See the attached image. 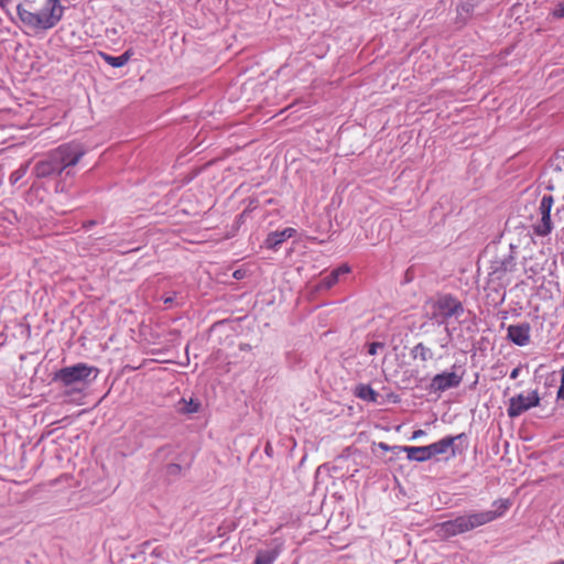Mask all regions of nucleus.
Listing matches in <instances>:
<instances>
[{
  "label": "nucleus",
  "mask_w": 564,
  "mask_h": 564,
  "mask_svg": "<svg viewBox=\"0 0 564 564\" xmlns=\"http://www.w3.org/2000/svg\"><path fill=\"white\" fill-rule=\"evenodd\" d=\"M22 24L32 31L53 29L63 18L59 0H23L17 7Z\"/></svg>",
  "instance_id": "nucleus-1"
},
{
  "label": "nucleus",
  "mask_w": 564,
  "mask_h": 564,
  "mask_svg": "<svg viewBox=\"0 0 564 564\" xmlns=\"http://www.w3.org/2000/svg\"><path fill=\"white\" fill-rule=\"evenodd\" d=\"M494 507L495 510L463 514L441 522L435 525V533L440 539L445 540L471 531L502 517L511 507V502L509 499H499L494 502Z\"/></svg>",
  "instance_id": "nucleus-2"
},
{
  "label": "nucleus",
  "mask_w": 564,
  "mask_h": 564,
  "mask_svg": "<svg viewBox=\"0 0 564 564\" xmlns=\"http://www.w3.org/2000/svg\"><path fill=\"white\" fill-rule=\"evenodd\" d=\"M85 149L76 142L64 143L48 152V154L36 162L33 174L39 178L59 175L69 166L76 165L85 155Z\"/></svg>",
  "instance_id": "nucleus-3"
},
{
  "label": "nucleus",
  "mask_w": 564,
  "mask_h": 564,
  "mask_svg": "<svg viewBox=\"0 0 564 564\" xmlns=\"http://www.w3.org/2000/svg\"><path fill=\"white\" fill-rule=\"evenodd\" d=\"M431 318L438 324L447 323L451 318H458L464 314L463 303L452 294H443L429 302Z\"/></svg>",
  "instance_id": "nucleus-4"
},
{
  "label": "nucleus",
  "mask_w": 564,
  "mask_h": 564,
  "mask_svg": "<svg viewBox=\"0 0 564 564\" xmlns=\"http://www.w3.org/2000/svg\"><path fill=\"white\" fill-rule=\"evenodd\" d=\"M96 369L86 364H77L72 367H65L56 371L53 376L54 381H59L63 386H72L77 382H84Z\"/></svg>",
  "instance_id": "nucleus-5"
},
{
  "label": "nucleus",
  "mask_w": 564,
  "mask_h": 564,
  "mask_svg": "<svg viewBox=\"0 0 564 564\" xmlns=\"http://www.w3.org/2000/svg\"><path fill=\"white\" fill-rule=\"evenodd\" d=\"M539 403L540 397L536 390L532 391L528 395L520 393L509 400L507 413L509 417H517L531 408L538 406Z\"/></svg>",
  "instance_id": "nucleus-6"
},
{
  "label": "nucleus",
  "mask_w": 564,
  "mask_h": 564,
  "mask_svg": "<svg viewBox=\"0 0 564 564\" xmlns=\"http://www.w3.org/2000/svg\"><path fill=\"white\" fill-rule=\"evenodd\" d=\"M554 204L552 195H544L539 205L540 220L534 225V232L539 236H546L552 230L551 210Z\"/></svg>",
  "instance_id": "nucleus-7"
},
{
  "label": "nucleus",
  "mask_w": 564,
  "mask_h": 564,
  "mask_svg": "<svg viewBox=\"0 0 564 564\" xmlns=\"http://www.w3.org/2000/svg\"><path fill=\"white\" fill-rule=\"evenodd\" d=\"M460 382L462 378L455 372H443L432 379V388L436 391H445L458 387Z\"/></svg>",
  "instance_id": "nucleus-8"
},
{
  "label": "nucleus",
  "mask_w": 564,
  "mask_h": 564,
  "mask_svg": "<svg viewBox=\"0 0 564 564\" xmlns=\"http://www.w3.org/2000/svg\"><path fill=\"white\" fill-rule=\"evenodd\" d=\"M508 337L518 346H525L530 341L529 324L510 325L508 327Z\"/></svg>",
  "instance_id": "nucleus-9"
},
{
  "label": "nucleus",
  "mask_w": 564,
  "mask_h": 564,
  "mask_svg": "<svg viewBox=\"0 0 564 564\" xmlns=\"http://www.w3.org/2000/svg\"><path fill=\"white\" fill-rule=\"evenodd\" d=\"M459 437H460V435L446 436V437L440 440L438 442L427 445L430 453H431V457L433 458L437 455L446 454L448 451H452V453L454 455L455 454L454 444H455V441Z\"/></svg>",
  "instance_id": "nucleus-10"
},
{
  "label": "nucleus",
  "mask_w": 564,
  "mask_h": 564,
  "mask_svg": "<svg viewBox=\"0 0 564 564\" xmlns=\"http://www.w3.org/2000/svg\"><path fill=\"white\" fill-rule=\"evenodd\" d=\"M406 453L408 459L414 462H426L431 459V453L429 446H403L401 447Z\"/></svg>",
  "instance_id": "nucleus-11"
},
{
  "label": "nucleus",
  "mask_w": 564,
  "mask_h": 564,
  "mask_svg": "<svg viewBox=\"0 0 564 564\" xmlns=\"http://www.w3.org/2000/svg\"><path fill=\"white\" fill-rule=\"evenodd\" d=\"M296 234L294 228H285L281 231L271 232L267 238L268 247H276L283 242H285L289 238L293 237Z\"/></svg>",
  "instance_id": "nucleus-12"
},
{
  "label": "nucleus",
  "mask_w": 564,
  "mask_h": 564,
  "mask_svg": "<svg viewBox=\"0 0 564 564\" xmlns=\"http://www.w3.org/2000/svg\"><path fill=\"white\" fill-rule=\"evenodd\" d=\"M349 271H350V268L347 264H343V265L338 267L337 269L333 270L328 275L323 278L322 284L326 289H329L337 283L340 274H347V273H349Z\"/></svg>",
  "instance_id": "nucleus-13"
},
{
  "label": "nucleus",
  "mask_w": 564,
  "mask_h": 564,
  "mask_svg": "<svg viewBox=\"0 0 564 564\" xmlns=\"http://www.w3.org/2000/svg\"><path fill=\"white\" fill-rule=\"evenodd\" d=\"M101 58L110 66L112 67H122L124 66L130 57H131V53L130 51H126L122 55L120 56H111L109 54H106L104 52H100L99 53Z\"/></svg>",
  "instance_id": "nucleus-14"
},
{
  "label": "nucleus",
  "mask_w": 564,
  "mask_h": 564,
  "mask_svg": "<svg viewBox=\"0 0 564 564\" xmlns=\"http://www.w3.org/2000/svg\"><path fill=\"white\" fill-rule=\"evenodd\" d=\"M414 358H420L422 361L433 359V351L426 347L423 343H419L412 350Z\"/></svg>",
  "instance_id": "nucleus-15"
},
{
  "label": "nucleus",
  "mask_w": 564,
  "mask_h": 564,
  "mask_svg": "<svg viewBox=\"0 0 564 564\" xmlns=\"http://www.w3.org/2000/svg\"><path fill=\"white\" fill-rule=\"evenodd\" d=\"M278 553L275 551H259L254 558V564H273Z\"/></svg>",
  "instance_id": "nucleus-16"
},
{
  "label": "nucleus",
  "mask_w": 564,
  "mask_h": 564,
  "mask_svg": "<svg viewBox=\"0 0 564 564\" xmlns=\"http://www.w3.org/2000/svg\"><path fill=\"white\" fill-rule=\"evenodd\" d=\"M357 395L364 400L376 401L377 392L369 386H360Z\"/></svg>",
  "instance_id": "nucleus-17"
},
{
  "label": "nucleus",
  "mask_w": 564,
  "mask_h": 564,
  "mask_svg": "<svg viewBox=\"0 0 564 564\" xmlns=\"http://www.w3.org/2000/svg\"><path fill=\"white\" fill-rule=\"evenodd\" d=\"M28 167H29V164L26 163V164L20 166L18 170L13 171L9 177L10 183L12 185L17 184L26 174Z\"/></svg>",
  "instance_id": "nucleus-18"
},
{
  "label": "nucleus",
  "mask_w": 564,
  "mask_h": 564,
  "mask_svg": "<svg viewBox=\"0 0 564 564\" xmlns=\"http://www.w3.org/2000/svg\"><path fill=\"white\" fill-rule=\"evenodd\" d=\"M185 404H186V408L182 410V412L184 413H196L199 409V403L198 402H195L194 400H189V402H186L185 400H182Z\"/></svg>",
  "instance_id": "nucleus-19"
},
{
  "label": "nucleus",
  "mask_w": 564,
  "mask_h": 564,
  "mask_svg": "<svg viewBox=\"0 0 564 564\" xmlns=\"http://www.w3.org/2000/svg\"><path fill=\"white\" fill-rule=\"evenodd\" d=\"M382 348H384L383 343H380V341L371 343V344H369V347H368V354L373 356L377 354L378 349H382Z\"/></svg>",
  "instance_id": "nucleus-20"
},
{
  "label": "nucleus",
  "mask_w": 564,
  "mask_h": 564,
  "mask_svg": "<svg viewBox=\"0 0 564 564\" xmlns=\"http://www.w3.org/2000/svg\"><path fill=\"white\" fill-rule=\"evenodd\" d=\"M554 18L563 19L564 18V2L558 3L552 12Z\"/></svg>",
  "instance_id": "nucleus-21"
},
{
  "label": "nucleus",
  "mask_w": 564,
  "mask_h": 564,
  "mask_svg": "<svg viewBox=\"0 0 564 564\" xmlns=\"http://www.w3.org/2000/svg\"><path fill=\"white\" fill-rule=\"evenodd\" d=\"M425 435V431L423 430H415L411 436V440H417Z\"/></svg>",
  "instance_id": "nucleus-22"
},
{
  "label": "nucleus",
  "mask_w": 564,
  "mask_h": 564,
  "mask_svg": "<svg viewBox=\"0 0 564 564\" xmlns=\"http://www.w3.org/2000/svg\"><path fill=\"white\" fill-rule=\"evenodd\" d=\"M557 397L564 400V380H561V386L557 391Z\"/></svg>",
  "instance_id": "nucleus-23"
},
{
  "label": "nucleus",
  "mask_w": 564,
  "mask_h": 564,
  "mask_svg": "<svg viewBox=\"0 0 564 564\" xmlns=\"http://www.w3.org/2000/svg\"><path fill=\"white\" fill-rule=\"evenodd\" d=\"M519 373H520V368H519V367H517V368H514V369L511 371V373H510V378H511V379H516V378H518Z\"/></svg>",
  "instance_id": "nucleus-24"
},
{
  "label": "nucleus",
  "mask_w": 564,
  "mask_h": 564,
  "mask_svg": "<svg viewBox=\"0 0 564 564\" xmlns=\"http://www.w3.org/2000/svg\"><path fill=\"white\" fill-rule=\"evenodd\" d=\"M243 275H245V274H243V272H242L241 270H236V271L234 272V278H236V279H238V280H239V279H242V278H243Z\"/></svg>",
  "instance_id": "nucleus-25"
},
{
  "label": "nucleus",
  "mask_w": 564,
  "mask_h": 564,
  "mask_svg": "<svg viewBox=\"0 0 564 564\" xmlns=\"http://www.w3.org/2000/svg\"><path fill=\"white\" fill-rule=\"evenodd\" d=\"M379 446L384 451L389 448L388 445H386L384 443H380Z\"/></svg>",
  "instance_id": "nucleus-26"
},
{
  "label": "nucleus",
  "mask_w": 564,
  "mask_h": 564,
  "mask_svg": "<svg viewBox=\"0 0 564 564\" xmlns=\"http://www.w3.org/2000/svg\"><path fill=\"white\" fill-rule=\"evenodd\" d=\"M11 0H0V6H4L7 3H9Z\"/></svg>",
  "instance_id": "nucleus-27"
},
{
  "label": "nucleus",
  "mask_w": 564,
  "mask_h": 564,
  "mask_svg": "<svg viewBox=\"0 0 564 564\" xmlns=\"http://www.w3.org/2000/svg\"><path fill=\"white\" fill-rule=\"evenodd\" d=\"M561 380H564V367L561 370Z\"/></svg>",
  "instance_id": "nucleus-28"
},
{
  "label": "nucleus",
  "mask_w": 564,
  "mask_h": 564,
  "mask_svg": "<svg viewBox=\"0 0 564 564\" xmlns=\"http://www.w3.org/2000/svg\"><path fill=\"white\" fill-rule=\"evenodd\" d=\"M95 225V221H89V224L87 226H93Z\"/></svg>",
  "instance_id": "nucleus-29"
}]
</instances>
